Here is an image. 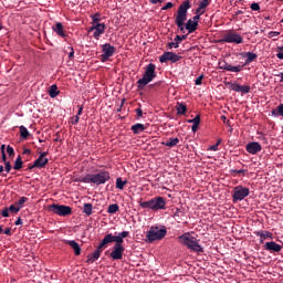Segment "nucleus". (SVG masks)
I'll return each instance as SVG.
<instances>
[{
    "label": "nucleus",
    "mask_w": 283,
    "mask_h": 283,
    "mask_svg": "<svg viewBox=\"0 0 283 283\" xmlns=\"http://www.w3.org/2000/svg\"><path fill=\"white\" fill-rule=\"evenodd\" d=\"M99 17H101V15H99L98 13L93 14V15L91 17L93 23H98V21H101V18H99Z\"/></svg>",
    "instance_id": "43"
},
{
    "label": "nucleus",
    "mask_w": 283,
    "mask_h": 283,
    "mask_svg": "<svg viewBox=\"0 0 283 283\" xmlns=\"http://www.w3.org/2000/svg\"><path fill=\"white\" fill-rule=\"evenodd\" d=\"M28 202V197H21L14 205L15 207L23 209V205Z\"/></svg>",
    "instance_id": "35"
},
{
    "label": "nucleus",
    "mask_w": 283,
    "mask_h": 283,
    "mask_svg": "<svg viewBox=\"0 0 283 283\" xmlns=\"http://www.w3.org/2000/svg\"><path fill=\"white\" fill-rule=\"evenodd\" d=\"M130 129H132L133 134H140L142 132H145V125L137 123V124L133 125Z\"/></svg>",
    "instance_id": "29"
},
{
    "label": "nucleus",
    "mask_w": 283,
    "mask_h": 283,
    "mask_svg": "<svg viewBox=\"0 0 283 283\" xmlns=\"http://www.w3.org/2000/svg\"><path fill=\"white\" fill-rule=\"evenodd\" d=\"M219 43H235L237 45H240V43H242V35L229 32L219 41Z\"/></svg>",
    "instance_id": "11"
},
{
    "label": "nucleus",
    "mask_w": 283,
    "mask_h": 283,
    "mask_svg": "<svg viewBox=\"0 0 283 283\" xmlns=\"http://www.w3.org/2000/svg\"><path fill=\"white\" fill-rule=\"evenodd\" d=\"M103 248H101V244L97 245V249L92 253L91 256H87V261L86 262H91V264H94V262H96V260H98V258H101V250Z\"/></svg>",
    "instance_id": "23"
},
{
    "label": "nucleus",
    "mask_w": 283,
    "mask_h": 283,
    "mask_svg": "<svg viewBox=\"0 0 283 283\" xmlns=\"http://www.w3.org/2000/svg\"><path fill=\"white\" fill-rule=\"evenodd\" d=\"M178 143H180V139L178 137H175V138H169L166 142H163L161 145H164L165 147H176Z\"/></svg>",
    "instance_id": "25"
},
{
    "label": "nucleus",
    "mask_w": 283,
    "mask_h": 283,
    "mask_svg": "<svg viewBox=\"0 0 283 283\" xmlns=\"http://www.w3.org/2000/svg\"><path fill=\"white\" fill-rule=\"evenodd\" d=\"M219 70H224L226 72H240L241 70H244V65H231L227 63V61L222 60L219 61Z\"/></svg>",
    "instance_id": "13"
},
{
    "label": "nucleus",
    "mask_w": 283,
    "mask_h": 283,
    "mask_svg": "<svg viewBox=\"0 0 283 283\" xmlns=\"http://www.w3.org/2000/svg\"><path fill=\"white\" fill-rule=\"evenodd\" d=\"M251 10H253V12H259L260 10V3L258 2H253L251 6H250Z\"/></svg>",
    "instance_id": "40"
},
{
    "label": "nucleus",
    "mask_w": 283,
    "mask_h": 283,
    "mask_svg": "<svg viewBox=\"0 0 283 283\" xmlns=\"http://www.w3.org/2000/svg\"><path fill=\"white\" fill-rule=\"evenodd\" d=\"M188 123H192V125H200V115H196L195 118L188 119Z\"/></svg>",
    "instance_id": "39"
},
{
    "label": "nucleus",
    "mask_w": 283,
    "mask_h": 283,
    "mask_svg": "<svg viewBox=\"0 0 283 283\" xmlns=\"http://www.w3.org/2000/svg\"><path fill=\"white\" fill-rule=\"evenodd\" d=\"M191 21H193V22L197 23V25H198V21H200V14H196V15L191 19Z\"/></svg>",
    "instance_id": "58"
},
{
    "label": "nucleus",
    "mask_w": 283,
    "mask_h": 283,
    "mask_svg": "<svg viewBox=\"0 0 283 283\" xmlns=\"http://www.w3.org/2000/svg\"><path fill=\"white\" fill-rule=\"evenodd\" d=\"M45 156H48V151L41 153L38 159L34 160L33 167H36V169H43V167L50 163V159L45 158Z\"/></svg>",
    "instance_id": "17"
},
{
    "label": "nucleus",
    "mask_w": 283,
    "mask_h": 283,
    "mask_svg": "<svg viewBox=\"0 0 283 283\" xmlns=\"http://www.w3.org/2000/svg\"><path fill=\"white\" fill-rule=\"evenodd\" d=\"M181 59V55L167 51L159 57V62L167 63V61H170V63H178Z\"/></svg>",
    "instance_id": "12"
},
{
    "label": "nucleus",
    "mask_w": 283,
    "mask_h": 283,
    "mask_svg": "<svg viewBox=\"0 0 283 283\" xmlns=\"http://www.w3.org/2000/svg\"><path fill=\"white\" fill-rule=\"evenodd\" d=\"M264 250L271 253H280L282 251V245L275 243V241H270L264 244Z\"/></svg>",
    "instance_id": "18"
},
{
    "label": "nucleus",
    "mask_w": 283,
    "mask_h": 283,
    "mask_svg": "<svg viewBox=\"0 0 283 283\" xmlns=\"http://www.w3.org/2000/svg\"><path fill=\"white\" fill-rule=\"evenodd\" d=\"M185 29L188 31V34H193L198 30V22H193L189 19L185 25Z\"/></svg>",
    "instance_id": "22"
},
{
    "label": "nucleus",
    "mask_w": 283,
    "mask_h": 283,
    "mask_svg": "<svg viewBox=\"0 0 283 283\" xmlns=\"http://www.w3.org/2000/svg\"><path fill=\"white\" fill-rule=\"evenodd\" d=\"M49 211H51L52 213H55V216H61L63 218H65V216L72 214V208L65 205L53 203L49 206Z\"/></svg>",
    "instance_id": "9"
},
{
    "label": "nucleus",
    "mask_w": 283,
    "mask_h": 283,
    "mask_svg": "<svg viewBox=\"0 0 283 283\" xmlns=\"http://www.w3.org/2000/svg\"><path fill=\"white\" fill-rule=\"evenodd\" d=\"M273 36H280V32L279 31H270L269 32V38L273 39Z\"/></svg>",
    "instance_id": "47"
},
{
    "label": "nucleus",
    "mask_w": 283,
    "mask_h": 283,
    "mask_svg": "<svg viewBox=\"0 0 283 283\" xmlns=\"http://www.w3.org/2000/svg\"><path fill=\"white\" fill-rule=\"evenodd\" d=\"M231 174H247V169L231 170Z\"/></svg>",
    "instance_id": "55"
},
{
    "label": "nucleus",
    "mask_w": 283,
    "mask_h": 283,
    "mask_svg": "<svg viewBox=\"0 0 283 283\" xmlns=\"http://www.w3.org/2000/svg\"><path fill=\"white\" fill-rule=\"evenodd\" d=\"M189 8H191V2H189V0H186L179 6L177 10L175 23L177 28L180 30V32H185V30H187L185 28V21H187V11L189 10Z\"/></svg>",
    "instance_id": "5"
},
{
    "label": "nucleus",
    "mask_w": 283,
    "mask_h": 283,
    "mask_svg": "<svg viewBox=\"0 0 283 283\" xmlns=\"http://www.w3.org/2000/svg\"><path fill=\"white\" fill-rule=\"evenodd\" d=\"M4 171H7V174H10V171H12V165L10 164V161L4 163Z\"/></svg>",
    "instance_id": "41"
},
{
    "label": "nucleus",
    "mask_w": 283,
    "mask_h": 283,
    "mask_svg": "<svg viewBox=\"0 0 283 283\" xmlns=\"http://www.w3.org/2000/svg\"><path fill=\"white\" fill-rule=\"evenodd\" d=\"M1 216H2V218H10V210L8 208H4L1 211Z\"/></svg>",
    "instance_id": "42"
},
{
    "label": "nucleus",
    "mask_w": 283,
    "mask_h": 283,
    "mask_svg": "<svg viewBox=\"0 0 283 283\" xmlns=\"http://www.w3.org/2000/svg\"><path fill=\"white\" fill-rule=\"evenodd\" d=\"M135 112H136L138 118H143V108L138 107L135 109Z\"/></svg>",
    "instance_id": "53"
},
{
    "label": "nucleus",
    "mask_w": 283,
    "mask_h": 283,
    "mask_svg": "<svg viewBox=\"0 0 283 283\" xmlns=\"http://www.w3.org/2000/svg\"><path fill=\"white\" fill-rule=\"evenodd\" d=\"M78 120H81V117L78 115H75L74 117H72L71 123L73 125H78Z\"/></svg>",
    "instance_id": "44"
},
{
    "label": "nucleus",
    "mask_w": 283,
    "mask_h": 283,
    "mask_svg": "<svg viewBox=\"0 0 283 283\" xmlns=\"http://www.w3.org/2000/svg\"><path fill=\"white\" fill-rule=\"evenodd\" d=\"M93 209H94V206L92 203H84L83 213H85V216H92Z\"/></svg>",
    "instance_id": "30"
},
{
    "label": "nucleus",
    "mask_w": 283,
    "mask_h": 283,
    "mask_svg": "<svg viewBox=\"0 0 283 283\" xmlns=\"http://www.w3.org/2000/svg\"><path fill=\"white\" fill-rule=\"evenodd\" d=\"M112 177L109 176V171H99L97 174H87L86 176L77 179V182H84L86 185H105Z\"/></svg>",
    "instance_id": "2"
},
{
    "label": "nucleus",
    "mask_w": 283,
    "mask_h": 283,
    "mask_svg": "<svg viewBox=\"0 0 283 283\" xmlns=\"http://www.w3.org/2000/svg\"><path fill=\"white\" fill-rule=\"evenodd\" d=\"M254 235L260 238L261 244L264 243V240H273V233L270 231H263V230L254 231Z\"/></svg>",
    "instance_id": "19"
},
{
    "label": "nucleus",
    "mask_w": 283,
    "mask_h": 283,
    "mask_svg": "<svg viewBox=\"0 0 283 283\" xmlns=\"http://www.w3.org/2000/svg\"><path fill=\"white\" fill-rule=\"evenodd\" d=\"M53 32L57 34V36H61L62 39H65L67 34H65V31L63 30V23L57 22L54 27H52Z\"/></svg>",
    "instance_id": "21"
},
{
    "label": "nucleus",
    "mask_w": 283,
    "mask_h": 283,
    "mask_svg": "<svg viewBox=\"0 0 283 283\" xmlns=\"http://www.w3.org/2000/svg\"><path fill=\"white\" fill-rule=\"evenodd\" d=\"M3 234L4 235H12V229L6 228L4 231H3Z\"/></svg>",
    "instance_id": "57"
},
{
    "label": "nucleus",
    "mask_w": 283,
    "mask_h": 283,
    "mask_svg": "<svg viewBox=\"0 0 283 283\" xmlns=\"http://www.w3.org/2000/svg\"><path fill=\"white\" fill-rule=\"evenodd\" d=\"M240 92H241V94H249V92H251V86L241 85Z\"/></svg>",
    "instance_id": "38"
},
{
    "label": "nucleus",
    "mask_w": 283,
    "mask_h": 283,
    "mask_svg": "<svg viewBox=\"0 0 283 283\" xmlns=\"http://www.w3.org/2000/svg\"><path fill=\"white\" fill-rule=\"evenodd\" d=\"M187 39V35H176L172 42H168L169 50L179 48L180 43Z\"/></svg>",
    "instance_id": "20"
},
{
    "label": "nucleus",
    "mask_w": 283,
    "mask_h": 283,
    "mask_svg": "<svg viewBox=\"0 0 283 283\" xmlns=\"http://www.w3.org/2000/svg\"><path fill=\"white\" fill-rule=\"evenodd\" d=\"M180 216H182V210H180L179 208H176L174 212V218H180Z\"/></svg>",
    "instance_id": "46"
},
{
    "label": "nucleus",
    "mask_w": 283,
    "mask_h": 283,
    "mask_svg": "<svg viewBox=\"0 0 283 283\" xmlns=\"http://www.w3.org/2000/svg\"><path fill=\"white\" fill-rule=\"evenodd\" d=\"M228 85H230V90H232V92H238L240 93L241 86L240 84H233V83H228Z\"/></svg>",
    "instance_id": "36"
},
{
    "label": "nucleus",
    "mask_w": 283,
    "mask_h": 283,
    "mask_svg": "<svg viewBox=\"0 0 283 283\" xmlns=\"http://www.w3.org/2000/svg\"><path fill=\"white\" fill-rule=\"evenodd\" d=\"M66 244H69V247H71V249H73L75 255H81V245L78 244V242H76L74 240H69V241H66Z\"/></svg>",
    "instance_id": "24"
},
{
    "label": "nucleus",
    "mask_w": 283,
    "mask_h": 283,
    "mask_svg": "<svg viewBox=\"0 0 283 283\" xmlns=\"http://www.w3.org/2000/svg\"><path fill=\"white\" fill-rule=\"evenodd\" d=\"M61 94V91H59V87L56 86V84L51 85L50 90H49V95L51 98H56V96Z\"/></svg>",
    "instance_id": "28"
},
{
    "label": "nucleus",
    "mask_w": 283,
    "mask_h": 283,
    "mask_svg": "<svg viewBox=\"0 0 283 283\" xmlns=\"http://www.w3.org/2000/svg\"><path fill=\"white\" fill-rule=\"evenodd\" d=\"M118 234L122 237V239L125 240V238L129 237V231H123V232H119Z\"/></svg>",
    "instance_id": "54"
},
{
    "label": "nucleus",
    "mask_w": 283,
    "mask_h": 283,
    "mask_svg": "<svg viewBox=\"0 0 283 283\" xmlns=\"http://www.w3.org/2000/svg\"><path fill=\"white\" fill-rule=\"evenodd\" d=\"M171 8H174V3H172V2H167L166 6H164V7L161 8V10H169V9H171Z\"/></svg>",
    "instance_id": "51"
},
{
    "label": "nucleus",
    "mask_w": 283,
    "mask_h": 283,
    "mask_svg": "<svg viewBox=\"0 0 283 283\" xmlns=\"http://www.w3.org/2000/svg\"><path fill=\"white\" fill-rule=\"evenodd\" d=\"M81 114H83V105L78 106L76 116H81Z\"/></svg>",
    "instance_id": "62"
},
{
    "label": "nucleus",
    "mask_w": 283,
    "mask_h": 283,
    "mask_svg": "<svg viewBox=\"0 0 283 283\" xmlns=\"http://www.w3.org/2000/svg\"><path fill=\"white\" fill-rule=\"evenodd\" d=\"M210 151H218V144H214L212 146L209 147Z\"/></svg>",
    "instance_id": "60"
},
{
    "label": "nucleus",
    "mask_w": 283,
    "mask_h": 283,
    "mask_svg": "<svg viewBox=\"0 0 283 283\" xmlns=\"http://www.w3.org/2000/svg\"><path fill=\"white\" fill-rule=\"evenodd\" d=\"M245 151H248V154H252V156H255V154H260V151H262V145H260L258 142H250L245 146Z\"/></svg>",
    "instance_id": "16"
},
{
    "label": "nucleus",
    "mask_w": 283,
    "mask_h": 283,
    "mask_svg": "<svg viewBox=\"0 0 283 283\" xmlns=\"http://www.w3.org/2000/svg\"><path fill=\"white\" fill-rule=\"evenodd\" d=\"M276 76L280 78V83H283V72L279 73Z\"/></svg>",
    "instance_id": "64"
},
{
    "label": "nucleus",
    "mask_w": 283,
    "mask_h": 283,
    "mask_svg": "<svg viewBox=\"0 0 283 283\" xmlns=\"http://www.w3.org/2000/svg\"><path fill=\"white\" fill-rule=\"evenodd\" d=\"M125 253L124 245H113V250L109 254L112 260H123V254Z\"/></svg>",
    "instance_id": "15"
},
{
    "label": "nucleus",
    "mask_w": 283,
    "mask_h": 283,
    "mask_svg": "<svg viewBox=\"0 0 283 283\" xmlns=\"http://www.w3.org/2000/svg\"><path fill=\"white\" fill-rule=\"evenodd\" d=\"M178 240L180 244L187 247L189 251H192L193 253H205V248L200 245V240L191 235L190 232L182 233L178 237Z\"/></svg>",
    "instance_id": "1"
},
{
    "label": "nucleus",
    "mask_w": 283,
    "mask_h": 283,
    "mask_svg": "<svg viewBox=\"0 0 283 283\" xmlns=\"http://www.w3.org/2000/svg\"><path fill=\"white\" fill-rule=\"evenodd\" d=\"M13 169L19 171V169H23V160L21 159V156H18V158L14 161Z\"/></svg>",
    "instance_id": "31"
},
{
    "label": "nucleus",
    "mask_w": 283,
    "mask_h": 283,
    "mask_svg": "<svg viewBox=\"0 0 283 283\" xmlns=\"http://www.w3.org/2000/svg\"><path fill=\"white\" fill-rule=\"evenodd\" d=\"M245 59V65H250V63H253L255 59H258V55L254 52H245L244 53Z\"/></svg>",
    "instance_id": "26"
},
{
    "label": "nucleus",
    "mask_w": 283,
    "mask_h": 283,
    "mask_svg": "<svg viewBox=\"0 0 283 283\" xmlns=\"http://www.w3.org/2000/svg\"><path fill=\"white\" fill-rule=\"evenodd\" d=\"M205 77V75H200L199 77L196 78L195 81V85H202V78Z\"/></svg>",
    "instance_id": "49"
},
{
    "label": "nucleus",
    "mask_w": 283,
    "mask_h": 283,
    "mask_svg": "<svg viewBox=\"0 0 283 283\" xmlns=\"http://www.w3.org/2000/svg\"><path fill=\"white\" fill-rule=\"evenodd\" d=\"M200 8H207L208 6H209V0H201V2H200Z\"/></svg>",
    "instance_id": "52"
},
{
    "label": "nucleus",
    "mask_w": 283,
    "mask_h": 283,
    "mask_svg": "<svg viewBox=\"0 0 283 283\" xmlns=\"http://www.w3.org/2000/svg\"><path fill=\"white\" fill-rule=\"evenodd\" d=\"M176 111L178 116H185L187 114V105L184 103H177Z\"/></svg>",
    "instance_id": "27"
},
{
    "label": "nucleus",
    "mask_w": 283,
    "mask_h": 283,
    "mask_svg": "<svg viewBox=\"0 0 283 283\" xmlns=\"http://www.w3.org/2000/svg\"><path fill=\"white\" fill-rule=\"evenodd\" d=\"M102 52L101 61L102 63H107L112 56L116 53V48L109 43H105L102 45Z\"/></svg>",
    "instance_id": "10"
},
{
    "label": "nucleus",
    "mask_w": 283,
    "mask_h": 283,
    "mask_svg": "<svg viewBox=\"0 0 283 283\" xmlns=\"http://www.w3.org/2000/svg\"><path fill=\"white\" fill-rule=\"evenodd\" d=\"M276 112L279 114V116H282L283 117V104H280L276 108Z\"/></svg>",
    "instance_id": "50"
},
{
    "label": "nucleus",
    "mask_w": 283,
    "mask_h": 283,
    "mask_svg": "<svg viewBox=\"0 0 283 283\" xmlns=\"http://www.w3.org/2000/svg\"><path fill=\"white\" fill-rule=\"evenodd\" d=\"M249 193H251V190H249V188L243 186H237L232 190V201L242 202L244 198L249 197Z\"/></svg>",
    "instance_id": "8"
},
{
    "label": "nucleus",
    "mask_w": 283,
    "mask_h": 283,
    "mask_svg": "<svg viewBox=\"0 0 283 283\" xmlns=\"http://www.w3.org/2000/svg\"><path fill=\"white\" fill-rule=\"evenodd\" d=\"M156 76V64L149 63L145 67L143 77L137 81V90H143L145 86L149 85Z\"/></svg>",
    "instance_id": "3"
},
{
    "label": "nucleus",
    "mask_w": 283,
    "mask_h": 283,
    "mask_svg": "<svg viewBox=\"0 0 283 283\" xmlns=\"http://www.w3.org/2000/svg\"><path fill=\"white\" fill-rule=\"evenodd\" d=\"M119 207L118 203H112L107 208V213L114 214L118 211Z\"/></svg>",
    "instance_id": "34"
},
{
    "label": "nucleus",
    "mask_w": 283,
    "mask_h": 283,
    "mask_svg": "<svg viewBox=\"0 0 283 283\" xmlns=\"http://www.w3.org/2000/svg\"><path fill=\"white\" fill-rule=\"evenodd\" d=\"M112 242H115L114 247H123V242H125V239H123L119 234H112L107 233L103 238V240L99 242V249H105L107 244H112Z\"/></svg>",
    "instance_id": "7"
},
{
    "label": "nucleus",
    "mask_w": 283,
    "mask_h": 283,
    "mask_svg": "<svg viewBox=\"0 0 283 283\" xmlns=\"http://www.w3.org/2000/svg\"><path fill=\"white\" fill-rule=\"evenodd\" d=\"M221 120H222L223 123H226V125H229V123H230V120L227 119V116H224V115L221 116Z\"/></svg>",
    "instance_id": "61"
},
{
    "label": "nucleus",
    "mask_w": 283,
    "mask_h": 283,
    "mask_svg": "<svg viewBox=\"0 0 283 283\" xmlns=\"http://www.w3.org/2000/svg\"><path fill=\"white\" fill-rule=\"evenodd\" d=\"M69 50H71V52L69 53V59H70V61H73L74 60V48L69 46Z\"/></svg>",
    "instance_id": "48"
},
{
    "label": "nucleus",
    "mask_w": 283,
    "mask_h": 283,
    "mask_svg": "<svg viewBox=\"0 0 283 283\" xmlns=\"http://www.w3.org/2000/svg\"><path fill=\"white\" fill-rule=\"evenodd\" d=\"M125 185H127V180H123V178H117L116 179V189H125Z\"/></svg>",
    "instance_id": "32"
},
{
    "label": "nucleus",
    "mask_w": 283,
    "mask_h": 283,
    "mask_svg": "<svg viewBox=\"0 0 283 283\" xmlns=\"http://www.w3.org/2000/svg\"><path fill=\"white\" fill-rule=\"evenodd\" d=\"M28 136H30V132L28 130V128L25 126H20V137L25 139L28 138Z\"/></svg>",
    "instance_id": "33"
},
{
    "label": "nucleus",
    "mask_w": 283,
    "mask_h": 283,
    "mask_svg": "<svg viewBox=\"0 0 283 283\" xmlns=\"http://www.w3.org/2000/svg\"><path fill=\"white\" fill-rule=\"evenodd\" d=\"M142 209H150V211H163L167 209V200L165 197H154L148 201H143L139 203Z\"/></svg>",
    "instance_id": "4"
},
{
    "label": "nucleus",
    "mask_w": 283,
    "mask_h": 283,
    "mask_svg": "<svg viewBox=\"0 0 283 283\" xmlns=\"http://www.w3.org/2000/svg\"><path fill=\"white\" fill-rule=\"evenodd\" d=\"M165 235H167V228L151 227L146 233V242L151 244V242H156V240H163Z\"/></svg>",
    "instance_id": "6"
},
{
    "label": "nucleus",
    "mask_w": 283,
    "mask_h": 283,
    "mask_svg": "<svg viewBox=\"0 0 283 283\" xmlns=\"http://www.w3.org/2000/svg\"><path fill=\"white\" fill-rule=\"evenodd\" d=\"M198 127H200V125L192 124L191 132L196 134V132H198Z\"/></svg>",
    "instance_id": "59"
},
{
    "label": "nucleus",
    "mask_w": 283,
    "mask_h": 283,
    "mask_svg": "<svg viewBox=\"0 0 283 283\" xmlns=\"http://www.w3.org/2000/svg\"><path fill=\"white\" fill-rule=\"evenodd\" d=\"M196 14H205V8H200V4H199V8L196 10Z\"/></svg>",
    "instance_id": "56"
},
{
    "label": "nucleus",
    "mask_w": 283,
    "mask_h": 283,
    "mask_svg": "<svg viewBox=\"0 0 283 283\" xmlns=\"http://www.w3.org/2000/svg\"><path fill=\"white\" fill-rule=\"evenodd\" d=\"M8 209H9V211H10L11 213H19V211H21V209H20L19 207H17L15 203H14V205H11Z\"/></svg>",
    "instance_id": "37"
},
{
    "label": "nucleus",
    "mask_w": 283,
    "mask_h": 283,
    "mask_svg": "<svg viewBox=\"0 0 283 283\" xmlns=\"http://www.w3.org/2000/svg\"><path fill=\"white\" fill-rule=\"evenodd\" d=\"M90 32H94V39L98 41V39H101V35L105 34V23H96L95 25H92Z\"/></svg>",
    "instance_id": "14"
},
{
    "label": "nucleus",
    "mask_w": 283,
    "mask_h": 283,
    "mask_svg": "<svg viewBox=\"0 0 283 283\" xmlns=\"http://www.w3.org/2000/svg\"><path fill=\"white\" fill-rule=\"evenodd\" d=\"M276 59H280L281 61H283V52L280 51L277 54H276Z\"/></svg>",
    "instance_id": "63"
},
{
    "label": "nucleus",
    "mask_w": 283,
    "mask_h": 283,
    "mask_svg": "<svg viewBox=\"0 0 283 283\" xmlns=\"http://www.w3.org/2000/svg\"><path fill=\"white\" fill-rule=\"evenodd\" d=\"M7 154L9 156H14V148H12V146L8 145L7 146Z\"/></svg>",
    "instance_id": "45"
}]
</instances>
